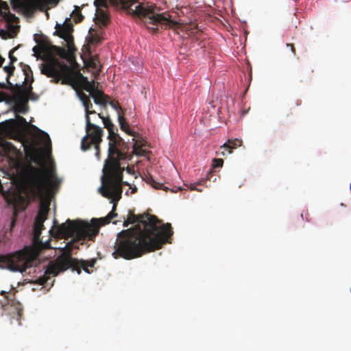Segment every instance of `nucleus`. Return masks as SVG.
Returning a JSON list of instances; mask_svg holds the SVG:
<instances>
[{
	"label": "nucleus",
	"instance_id": "1",
	"mask_svg": "<svg viewBox=\"0 0 351 351\" xmlns=\"http://www.w3.org/2000/svg\"><path fill=\"white\" fill-rule=\"evenodd\" d=\"M127 219L131 223H138L118 233L112 253L114 258L131 260L159 250L173 234L171 224L158 226L160 221L155 215H136L130 211Z\"/></svg>",
	"mask_w": 351,
	"mask_h": 351
},
{
	"label": "nucleus",
	"instance_id": "2",
	"mask_svg": "<svg viewBox=\"0 0 351 351\" xmlns=\"http://www.w3.org/2000/svg\"><path fill=\"white\" fill-rule=\"evenodd\" d=\"M60 182L57 178L51 180L45 169L34 166L30 162L23 165L19 174L18 193L14 199V210L6 232L12 231L20 211L25 210L37 198H43L51 187L58 186Z\"/></svg>",
	"mask_w": 351,
	"mask_h": 351
},
{
	"label": "nucleus",
	"instance_id": "3",
	"mask_svg": "<svg viewBox=\"0 0 351 351\" xmlns=\"http://www.w3.org/2000/svg\"><path fill=\"white\" fill-rule=\"evenodd\" d=\"M114 218V213H109L105 217L92 219L90 223L82 220L67 219L65 223L55 226L54 230L58 238L67 239L72 237L73 239L69 243H73V250L77 249L79 247L77 245L78 242L83 244L86 239L93 241L98 234L100 227L110 223Z\"/></svg>",
	"mask_w": 351,
	"mask_h": 351
},
{
	"label": "nucleus",
	"instance_id": "4",
	"mask_svg": "<svg viewBox=\"0 0 351 351\" xmlns=\"http://www.w3.org/2000/svg\"><path fill=\"white\" fill-rule=\"evenodd\" d=\"M72 243H67L64 247H60L61 254L56 258V263L51 262L47 266L45 274L37 279L40 285H44L49 279V276H56L60 272H63L69 268L76 271L78 274H81V269L85 272L90 274L92 271L89 267H94L97 263L96 258L84 261L78 260L72 257Z\"/></svg>",
	"mask_w": 351,
	"mask_h": 351
},
{
	"label": "nucleus",
	"instance_id": "5",
	"mask_svg": "<svg viewBox=\"0 0 351 351\" xmlns=\"http://www.w3.org/2000/svg\"><path fill=\"white\" fill-rule=\"evenodd\" d=\"M40 236L36 237L34 231V244L32 247H25L13 254L2 256L0 258L1 263L9 270L21 273L36 265L41 252L51 248L49 241L43 243L40 240Z\"/></svg>",
	"mask_w": 351,
	"mask_h": 351
},
{
	"label": "nucleus",
	"instance_id": "6",
	"mask_svg": "<svg viewBox=\"0 0 351 351\" xmlns=\"http://www.w3.org/2000/svg\"><path fill=\"white\" fill-rule=\"evenodd\" d=\"M109 140L108 158L105 160L103 171H124L121 162L128 158V144L118 134L117 128L108 130Z\"/></svg>",
	"mask_w": 351,
	"mask_h": 351
},
{
	"label": "nucleus",
	"instance_id": "7",
	"mask_svg": "<svg viewBox=\"0 0 351 351\" xmlns=\"http://www.w3.org/2000/svg\"><path fill=\"white\" fill-rule=\"evenodd\" d=\"M3 125L5 131L13 139L23 143L25 157L32 162L40 164L42 160L40 149L34 143L27 142L26 139L25 130L29 126L26 119L16 114V119L6 120Z\"/></svg>",
	"mask_w": 351,
	"mask_h": 351
},
{
	"label": "nucleus",
	"instance_id": "8",
	"mask_svg": "<svg viewBox=\"0 0 351 351\" xmlns=\"http://www.w3.org/2000/svg\"><path fill=\"white\" fill-rule=\"evenodd\" d=\"M110 1L115 6H121L128 14L141 19H148L151 23L160 22L169 24L170 23L171 25L176 24L174 21H171L169 14H157L156 7L152 3H140L136 0H110Z\"/></svg>",
	"mask_w": 351,
	"mask_h": 351
},
{
	"label": "nucleus",
	"instance_id": "9",
	"mask_svg": "<svg viewBox=\"0 0 351 351\" xmlns=\"http://www.w3.org/2000/svg\"><path fill=\"white\" fill-rule=\"evenodd\" d=\"M123 171H103L102 186L99 188L101 194L110 199V203L113 204L110 213H114V217L117 216V203L121 198L122 184L128 185V182H123Z\"/></svg>",
	"mask_w": 351,
	"mask_h": 351
},
{
	"label": "nucleus",
	"instance_id": "10",
	"mask_svg": "<svg viewBox=\"0 0 351 351\" xmlns=\"http://www.w3.org/2000/svg\"><path fill=\"white\" fill-rule=\"evenodd\" d=\"M41 73L48 77H52L56 83L61 80L62 84H71L73 82L72 68L57 60L43 64Z\"/></svg>",
	"mask_w": 351,
	"mask_h": 351
},
{
	"label": "nucleus",
	"instance_id": "11",
	"mask_svg": "<svg viewBox=\"0 0 351 351\" xmlns=\"http://www.w3.org/2000/svg\"><path fill=\"white\" fill-rule=\"evenodd\" d=\"M104 136V130L102 128L97 125L95 123L91 121L90 117L86 116V135L82 138L81 142V148L82 150L86 151L94 146L96 153V156L99 158V146L102 141Z\"/></svg>",
	"mask_w": 351,
	"mask_h": 351
},
{
	"label": "nucleus",
	"instance_id": "12",
	"mask_svg": "<svg viewBox=\"0 0 351 351\" xmlns=\"http://www.w3.org/2000/svg\"><path fill=\"white\" fill-rule=\"evenodd\" d=\"M12 101L14 103L13 111L15 114H25L28 111V98L23 92V85L16 84L14 86Z\"/></svg>",
	"mask_w": 351,
	"mask_h": 351
},
{
	"label": "nucleus",
	"instance_id": "13",
	"mask_svg": "<svg viewBox=\"0 0 351 351\" xmlns=\"http://www.w3.org/2000/svg\"><path fill=\"white\" fill-rule=\"evenodd\" d=\"M58 0H25L22 5L25 12L33 14L36 10L44 11L49 5H56Z\"/></svg>",
	"mask_w": 351,
	"mask_h": 351
},
{
	"label": "nucleus",
	"instance_id": "14",
	"mask_svg": "<svg viewBox=\"0 0 351 351\" xmlns=\"http://www.w3.org/2000/svg\"><path fill=\"white\" fill-rule=\"evenodd\" d=\"M156 8V12L157 14H169V15L171 16V21H174L176 22V24L174 25H170V23H162L160 22H156V23H151L149 22V20L148 19H141L138 16H137L141 20L143 21L146 23V26H147V28L151 29L154 33H156L158 30V25H161L165 27V28H174L178 27L179 25L182 24L180 22V20H178L176 18V13L174 12H163L160 14L159 11L160 10L154 5L153 4Z\"/></svg>",
	"mask_w": 351,
	"mask_h": 351
},
{
	"label": "nucleus",
	"instance_id": "15",
	"mask_svg": "<svg viewBox=\"0 0 351 351\" xmlns=\"http://www.w3.org/2000/svg\"><path fill=\"white\" fill-rule=\"evenodd\" d=\"M49 204L41 202L40 204L38 214L35 218L34 224V231L36 232V237L40 235L44 229V221L47 219L49 212Z\"/></svg>",
	"mask_w": 351,
	"mask_h": 351
},
{
	"label": "nucleus",
	"instance_id": "16",
	"mask_svg": "<svg viewBox=\"0 0 351 351\" xmlns=\"http://www.w3.org/2000/svg\"><path fill=\"white\" fill-rule=\"evenodd\" d=\"M56 33L59 37L63 38L69 44L73 42L71 34L73 31V28L69 18L66 19L62 25L56 24Z\"/></svg>",
	"mask_w": 351,
	"mask_h": 351
},
{
	"label": "nucleus",
	"instance_id": "17",
	"mask_svg": "<svg viewBox=\"0 0 351 351\" xmlns=\"http://www.w3.org/2000/svg\"><path fill=\"white\" fill-rule=\"evenodd\" d=\"M36 43L38 45L33 47L32 50L36 55L45 53L49 49V43L48 40H40L36 38Z\"/></svg>",
	"mask_w": 351,
	"mask_h": 351
},
{
	"label": "nucleus",
	"instance_id": "18",
	"mask_svg": "<svg viewBox=\"0 0 351 351\" xmlns=\"http://www.w3.org/2000/svg\"><path fill=\"white\" fill-rule=\"evenodd\" d=\"M242 140L239 138L229 139L226 143H224L221 148L228 150V153H232V150L236 149L238 147L241 146Z\"/></svg>",
	"mask_w": 351,
	"mask_h": 351
},
{
	"label": "nucleus",
	"instance_id": "19",
	"mask_svg": "<svg viewBox=\"0 0 351 351\" xmlns=\"http://www.w3.org/2000/svg\"><path fill=\"white\" fill-rule=\"evenodd\" d=\"M31 127L34 129H36L38 132L39 138H40V141H42L43 142L46 148L47 149H49V152H51V142L49 134L44 131L40 130V129H38L37 127H36L34 125H31Z\"/></svg>",
	"mask_w": 351,
	"mask_h": 351
},
{
	"label": "nucleus",
	"instance_id": "20",
	"mask_svg": "<svg viewBox=\"0 0 351 351\" xmlns=\"http://www.w3.org/2000/svg\"><path fill=\"white\" fill-rule=\"evenodd\" d=\"M21 66L22 67L23 75H25L23 84L28 82H30V84H32L34 82V77L33 73L30 66L22 62L21 63Z\"/></svg>",
	"mask_w": 351,
	"mask_h": 351
},
{
	"label": "nucleus",
	"instance_id": "21",
	"mask_svg": "<svg viewBox=\"0 0 351 351\" xmlns=\"http://www.w3.org/2000/svg\"><path fill=\"white\" fill-rule=\"evenodd\" d=\"M82 80L83 83V88L84 90L90 93V95L93 94L97 90H98L97 88L95 86V83L94 81L89 82L87 77L82 76Z\"/></svg>",
	"mask_w": 351,
	"mask_h": 351
},
{
	"label": "nucleus",
	"instance_id": "22",
	"mask_svg": "<svg viewBox=\"0 0 351 351\" xmlns=\"http://www.w3.org/2000/svg\"><path fill=\"white\" fill-rule=\"evenodd\" d=\"M118 121H119V123L120 128L121 129V130L124 131L125 133L128 134L129 135L134 136H135L134 132H133L130 130L129 125L126 122L123 114V115L119 114V116L118 117Z\"/></svg>",
	"mask_w": 351,
	"mask_h": 351
},
{
	"label": "nucleus",
	"instance_id": "23",
	"mask_svg": "<svg viewBox=\"0 0 351 351\" xmlns=\"http://www.w3.org/2000/svg\"><path fill=\"white\" fill-rule=\"evenodd\" d=\"M90 96L92 97V98L94 100V102L96 104L105 105L106 103V96L101 91L97 90L93 94H91Z\"/></svg>",
	"mask_w": 351,
	"mask_h": 351
},
{
	"label": "nucleus",
	"instance_id": "24",
	"mask_svg": "<svg viewBox=\"0 0 351 351\" xmlns=\"http://www.w3.org/2000/svg\"><path fill=\"white\" fill-rule=\"evenodd\" d=\"M32 89L33 88L31 84L27 87L23 86V92L25 93V96L28 98V101H36L38 99V95L33 93Z\"/></svg>",
	"mask_w": 351,
	"mask_h": 351
},
{
	"label": "nucleus",
	"instance_id": "25",
	"mask_svg": "<svg viewBox=\"0 0 351 351\" xmlns=\"http://www.w3.org/2000/svg\"><path fill=\"white\" fill-rule=\"evenodd\" d=\"M97 118L98 119H101L102 122L104 123V128H106L108 130H110L112 128H114L115 126L112 122L110 117H104L101 114H97Z\"/></svg>",
	"mask_w": 351,
	"mask_h": 351
},
{
	"label": "nucleus",
	"instance_id": "26",
	"mask_svg": "<svg viewBox=\"0 0 351 351\" xmlns=\"http://www.w3.org/2000/svg\"><path fill=\"white\" fill-rule=\"evenodd\" d=\"M71 16L73 17V20L76 23L82 22L84 19L80 8L77 5L75 6V10L73 11Z\"/></svg>",
	"mask_w": 351,
	"mask_h": 351
},
{
	"label": "nucleus",
	"instance_id": "27",
	"mask_svg": "<svg viewBox=\"0 0 351 351\" xmlns=\"http://www.w3.org/2000/svg\"><path fill=\"white\" fill-rule=\"evenodd\" d=\"M14 70H15L14 66L12 64H9V65L3 67V71L7 73V77H6L7 82L10 86H12V84L10 82V78L11 77L12 75H13Z\"/></svg>",
	"mask_w": 351,
	"mask_h": 351
},
{
	"label": "nucleus",
	"instance_id": "28",
	"mask_svg": "<svg viewBox=\"0 0 351 351\" xmlns=\"http://www.w3.org/2000/svg\"><path fill=\"white\" fill-rule=\"evenodd\" d=\"M1 154L4 156H8L12 148V145L10 143L5 142L1 145Z\"/></svg>",
	"mask_w": 351,
	"mask_h": 351
},
{
	"label": "nucleus",
	"instance_id": "29",
	"mask_svg": "<svg viewBox=\"0 0 351 351\" xmlns=\"http://www.w3.org/2000/svg\"><path fill=\"white\" fill-rule=\"evenodd\" d=\"M300 104H301V101H300V100H297L295 103L290 104L287 106V108L285 112L286 117H289L290 115L293 114L294 112H293V110L295 108V106H298Z\"/></svg>",
	"mask_w": 351,
	"mask_h": 351
},
{
	"label": "nucleus",
	"instance_id": "30",
	"mask_svg": "<svg viewBox=\"0 0 351 351\" xmlns=\"http://www.w3.org/2000/svg\"><path fill=\"white\" fill-rule=\"evenodd\" d=\"M133 152L137 156H145L147 151L141 147L137 142L133 145Z\"/></svg>",
	"mask_w": 351,
	"mask_h": 351
},
{
	"label": "nucleus",
	"instance_id": "31",
	"mask_svg": "<svg viewBox=\"0 0 351 351\" xmlns=\"http://www.w3.org/2000/svg\"><path fill=\"white\" fill-rule=\"evenodd\" d=\"M84 106L86 110V117L88 116V117H90V114H96V112L93 110H91L93 108V104L90 101V99L86 101V102L84 104Z\"/></svg>",
	"mask_w": 351,
	"mask_h": 351
},
{
	"label": "nucleus",
	"instance_id": "32",
	"mask_svg": "<svg viewBox=\"0 0 351 351\" xmlns=\"http://www.w3.org/2000/svg\"><path fill=\"white\" fill-rule=\"evenodd\" d=\"M97 18L104 25H106L109 22L108 16L103 10L98 13Z\"/></svg>",
	"mask_w": 351,
	"mask_h": 351
},
{
	"label": "nucleus",
	"instance_id": "33",
	"mask_svg": "<svg viewBox=\"0 0 351 351\" xmlns=\"http://www.w3.org/2000/svg\"><path fill=\"white\" fill-rule=\"evenodd\" d=\"M110 105L112 108H114L117 111L118 117L119 116V114H123V110L117 101H111L110 102Z\"/></svg>",
	"mask_w": 351,
	"mask_h": 351
},
{
	"label": "nucleus",
	"instance_id": "34",
	"mask_svg": "<svg viewBox=\"0 0 351 351\" xmlns=\"http://www.w3.org/2000/svg\"><path fill=\"white\" fill-rule=\"evenodd\" d=\"M149 184L155 189H162L165 191H167V187L164 186L162 184L157 182L156 180H154L152 178H150V180H149Z\"/></svg>",
	"mask_w": 351,
	"mask_h": 351
},
{
	"label": "nucleus",
	"instance_id": "35",
	"mask_svg": "<svg viewBox=\"0 0 351 351\" xmlns=\"http://www.w3.org/2000/svg\"><path fill=\"white\" fill-rule=\"evenodd\" d=\"M1 16L8 23L13 22L16 19V16L14 14L10 13V10L8 12H5Z\"/></svg>",
	"mask_w": 351,
	"mask_h": 351
},
{
	"label": "nucleus",
	"instance_id": "36",
	"mask_svg": "<svg viewBox=\"0 0 351 351\" xmlns=\"http://www.w3.org/2000/svg\"><path fill=\"white\" fill-rule=\"evenodd\" d=\"M9 11V7L5 1L0 0V14L3 16L5 12Z\"/></svg>",
	"mask_w": 351,
	"mask_h": 351
},
{
	"label": "nucleus",
	"instance_id": "37",
	"mask_svg": "<svg viewBox=\"0 0 351 351\" xmlns=\"http://www.w3.org/2000/svg\"><path fill=\"white\" fill-rule=\"evenodd\" d=\"M223 164V159L221 158H214L213 160L212 167L213 168L221 167Z\"/></svg>",
	"mask_w": 351,
	"mask_h": 351
},
{
	"label": "nucleus",
	"instance_id": "38",
	"mask_svg": "<svg viewBox=\"0 0 351 351\" xmlns=\"http://www.w3.org/2000/svg\"><path fill=\"white\" fill-rule=\"evenodd\" d=\"M16 48H13L11 51L9 52V58L10 60V64L14 65V62L17 61V58L13 55L14 51L16 50Z\"/></svg>",
	"mask_w": 351,
	"mask_h": 351
},
{
	"label": "nucleus",
	"instance_id": "39",
	"mask_svg": "<svg viewBox=\"0 0 351 351\" xmlns=\"http://www.w3.org/2000/svg\"><path fill=\"white\" fill-rule=\"evenodd\" d=\"M78 95L80 100L83 103V105L86 102V101H88L90 99L89 97L83 92H79Z\"/></svg>",
	"mask_w": 351,
	"mask_h": 351
},
{
	"label": "nucleus",
	"instance_id": "40",
	"mask_svg": "<svg viewBox=\"0 0 351 351\" xmlns=\"http://www.w3.org/2000/svg\"><path fill=\"white\" fill-rule=\"evenodd\" d=\"M94 4L96 7L106 5V0H95Z\"/></svg>",
	"mask_w": 351,
	"mask_h": 351
},
{
	"label": "nucleus",
	"instance_id": "41",
	"mask_svg": "<svg viewBox=\"0 0 351 351\" xmlns=\"http://www.w3.org/2000/svg\"><path fill=\"white\" fill-rule=\"evenodd\" d=\"M101 39L99 36H91L90 38L89 43H99L100 42Z\"/></svg>",
	"mask_w": 351,
	"mask_h": 351
},
{
	"label": "nucleus",
	"instance_id": "42",
	"mask_svg": "<svg viewBox=\"0 0 351 351\" xmlns=\"http://www.w3.org/2000/svg\"><path fill=\"white\" fill-rule=\"evenodd\" d=\"M287 47L290 48V50L291 51L293 56L296 55L295 48L294 47L293 44L291 43H287Z\"/></svg>",
	"mask_w": 351,
	"mask_h": 351
},
{
	"label": "nucleus",
	"instance_id": "43",
	"mask_svg": "<svg viewBox=\"0 0 351 351\" xmlns=\"http://www.w3.org/2000/svg\"><path fill=\"white\" fill-rule=\"evenodd\" d=\"M34 38L35 41H36V38L37 40H47L46 37H45L43 35L38 34H34Z\"/></svg>",
	"mask_w": 351,
	"mask_h": 351
},
{
	"label": "nucleus",
	"instance_id": "44",
	"mask_svg": "<svg viewBox=\"0 0 351 351\" xmlns=\"http://www.w3.org/2000/svg\"><path fill=\"white\" fill-rule=\"evenodd\" d=\"M90 66H92L94 69L97 68V63L95 60H92L90 62Z\"/></svg>",
	"mask_w": 351,
	"mask_h": 351
},
{
	"label": "nucleus",
	"instance_id": "45",
	"mask_svg": "<svg viewBox=\"0 0 351 351\" xmlns=\"http://www.w3.org/2000/svg\"><path fill=\"white\" fill-rule=\"evenodd\" d=\"M130 224H132V223H130V221L129 220L126 219V220H125V221H123V226L124 227H128Z\"/></svg>",
	"mask_w": 351,
	"mask_h": 351
},
{
	"label": "nucleus",
	"instance_id": "46",
	"mask_svg": "<svg viewBox=\"0 0 351 351\" xmlns=\"http://www.w3.org/2000/svg\"><path fill=\"white\" fill-rule=\"evenodd\" d=\"M5 61V59L0 55V67L2 66Z\"/></svg>",
	"mask_w": 351,
	"mask_h": 351
},
{
	"label": "nucleus",
	"instance_id": "47",
	"mask_svg": "<svg viewBox=\"0 0 351 351\" xmlns=\"http://www.w3.org/2000/svg\"><path fill=\"white\" fill-rule=\"evenodd\" d=\"M191 190H196V184H191L190 186Z\"/></svg>",
	"mask_w": 351,
	"mask_h": 351
},
{
	"label": "nucleus",
	"instance_id": "48",
	"mask_svg": "<svg viewBox=\"0 0 351 351\" xmlns=\"http://www.w3.org/2000/svg\"><path fill=\"white\" fill-rule=\"evenodd\" d=\"M126 171H127L128 173H130V174H132V169H131L129 167H127V168H126Z\"/></svg>",
	"mask_w": 351,
	"mask_h": 351
},
{
	"label": "nucleus",
	"instance_id": "49",
	"mask_svg": "<svg viewBox=\"0 0 351 351\" xmlns=\"http://www.w3.org/2000/svg\"><path fill=\"white\" fill-rule=\"evenodd\" d=\"M4 97V93L2 92H0V101L3 100Z\"/></svg>",
	"mask_w": 351,
	"mask_h": 351
},
{
	"label": "nucleus",
	"instance_id": "50",
	"mask_svg": "<svg viewBox=\"0 0 351 351\" xmlns=\"http://www.w3.org/2000/svg\"><path fill=\"white\" fill-rule=\"evenodd\" d=\"M97 114H98V113H97V112H96V114H94V115H95V118L93 119V121H95V122H96L97 120H99V119L97 118Z\"/></svg>",
	"mask_w": 351,
	"mask_h": 351
},
{
	"label": "nucleus",
	"instance_id": "51",
	"mask_svg": "<svg viewBox=\"0 0 351 351\" xmlns=\"http://www.w3.org/2000/svg\"><path fill=\"white\" fill-rule=\"evenodd\" d=\"M211 175V172H210L208 175H207V180H210V176Z\"/></svg>",
	"mask_w": 351,
	"mask_h": 351
},
{
	"label": "nucleus",
	"instance_id": "52",
	"mask_svg": "<svg viewBox=\"0 0 351 351\" xmlns=\"http://www.w3.org/2000/svg\"><path fill=\"white\" fill-rule=\"evenodd\" d=\"M136 188L135 187L133 190H132V193H135L136 191Z\"/></svg>",
	"mask_w": 351,
	"mask_h": 351
},
{
	"label": "nucleus",
	"instance_id": "53",
	"mask_svg": "<svg viewBox=\"0 0 351 351\" xmlns=\"http://www.w3.org/2000/svg\"><path fill=\"white\" fill-rule=\"evenodd\" d=\"M4 293H5V292H4V291H2L1 294V295H3Z\"/></svg>",
	"mask_w": 351,
	"mask_h": 351
}]
</instances>
